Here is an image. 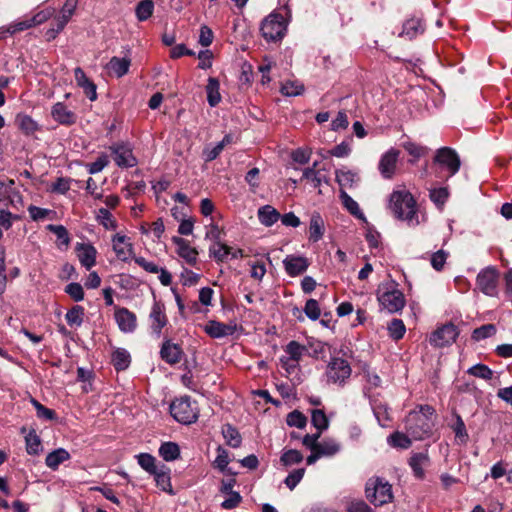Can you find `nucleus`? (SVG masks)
Listing matches in <instances>:
<instances>
[{
    "mask_svg": "<svg viewBox=\"0 0 512 512\" xmlns=\"http://www.w3.org/2000/svg\"><path fill=\"white\" fill-rule=\"evenodd\" d=\"M32 28L29 17L25 16L21 19H18L9 25L0 28V40L6 38L8 35L12 36L16 33L25 31L27 29Z\"/></svg>",
    "mask_w": 512,
    "mask_h": 512,
    "instance_id": "nucleus-25",
    "label": "nucleus"
},
{
    "mask_svg": "<svg viewBox=\"0 0 512 512\" xmlns=\"http://www.w3.org/2000/svg\"><path fill=\"white\" fill-rule=\"evenodd\" d=\"M303 90V85L297 81H287L281 87L282 94L286 96L300 95Z\"/></svg>",
    "mask_w": 512,
    "mask_h": 512,
    "instance_id": "nucleus-58",
    "label": "nucleus"
},
{
    "mask_svg": "<svg viewBox=\"0 0 512 512\" xmlns=\"http://www.w3.org/2000/svg\"><path fill=\"white\" fill-rule=\"evenodd\" d=\"M173 243L177 246V253L185 259L189 265H194L197 261L198 252L189 245V242L181 237L174 236Z\"/></svg>",
    "mask_w": 512,
    "mask_h": 512,
    "instance_id": "nucleus-20",
    "label": "nucleus"
},
{
    "mask_svg": "<svg viewBox=\"0 0 512 512\" xmlns=\"http://www.w3.org/2000/svg\"><path fill=\"white\" fill-rule=\"evenodd\" d=\"M287 29L284 17L278 13H271L261 23L260 31L267 41L281 40Z\"/></svg>",
    "mask_w": 512,
    "mask_h": 512,
    "instance_id": "nucleus-5",
    "label": "nucleus"
},
{
    "mask_svg": "<svg viewBox=\"0 0 512 512\" xmlns=\"http://www.w3.org/2000/svg\"><path fill=\"white\" fill-rule=\"evenodd\" d=\"M78 5V0H66L61 11L60 15L55 18V23L59 24L60 29H64L67 23L70 21L72 16L74 15L76 8Z\"/></svg>",
    "mask_w": 512,
    "mask_h": 512,
    "instance_id": "nucleus-29",
    "label": "nucleus"
},
{
    "mask_svg": "<svg viewBox=\"0 0 512 512\" xmlns=\"http://www.w3.org/2000/svg\"><path fill=\"white\" fill-rule=\"evenodd\" d=\"M304 313L309 319L313 321L317 320L321 315L318 301L312 298L308 299L304 307Z\"/></svg>",
    "mask_w": 512,
    "mask_h": 512,
    "instance_id": "nucleus-57",
    "label": "nucleus"
},
{
    "mask_svg": "<svg viewBox=\"0 0 512 512\" xmlns=\"http://www.w3.org/2000/svg\"><path fill=\"white\" fill-rule=\"evenodd\" d=\"M387 441L392 447L402 448V449L409 448L412 443L411 438L407 433L405 434V433H402L399 431H396L393 434H391L388 437Z\"/></svg>",
    "mask_w": 512,
    "mask_h": 512,
    "instance_id": "nucleus-43",
    "label": "nucleus"
},
{
    "mask_svg": "<svg viewBox=\"0 0 512 512\" xmlns=\"http://www.w3.org/2000/svg\"><path fill=\"white\" fill-rule=\"evenodd\" d=\"M378 301L380 305L389 313H396L403 309L405 306L404 294L391 286L386 287L385 290H380L378 293Z\"/></svg>",
    "mask_w": 512,
    "mask_h": 512,
    "instance_id": "nucleus-9",
    "label": "nucleus"
},
{
    "mask_svg": "<svg viewBox=\"0 0 512 512\" xmlns=\"http://www.w3.org/2000/svg\"><path fill=\"white\" fill-rule=\"evenodd\" d=\"M302 460L303 455L295 449L285 451L280 458L281 463L286 467L299 464Z\"/></svg>",
    "mask_w": 512,
    "mask_h": 512,
    "instance_id": "nucleus-54",
    "label": "nucleus"
},
{
    "mask_svg": "<svg viewBox=\"0 0 512 512\" xmlns=\"http://www.w3.org/2000/svg\"><path fill=\"white\" fill-rule=\"evenodd\" d=\"M183 351L178 344L165 340L160 350L162 360L170 365L177 364L181 361Z\"/></svg>",
    "mask_w": 512,
    "mask_h": 512,
    "instance_id": "nucleus-19",
    "label": "nucleus"
},
{
    "mask_svg": "<svg viewBox=\"0 0 512 512\" xmlns=\"http://www.w3.org/2000/svg\"><path fill=\"white\" fill-rule=\"evenodd\" d=\"M389 206L398 219L413 223L416 218V202L407 191H394L390 196Z\"/></svg>",
    "mask_w": 512,
    "mask_h": 512,
    "instance_id": "nucleus-2",
    "label": "nucleus"
},
{
    "mask_svg": "<svg viewBox=\"0 0 512 512\" xmlns=\"http://www.w3.org/2000/svg\"><path fill=\"white\" fill-rule=\"evenodd\" d=\"M429 464V456L427 452H418L412 454L409 459V465L414 476L422 479L424 477V468Z\"/></svg>",
    "mask_w": 512,
    "mask_h": 512,
    "instance_id": "nucleus-23",
    "label": "nucleus"
},
{
    "mask_svg": "<svg viewBox=\"0 0 512 512\" xmlns=\"http://www.w3.org/2000/svg\"><path fill=\"white\" fill-rule=\"evenodd\" d=\"M286 273L291 277L303 274L309 267L307 258L303 256L288 255L283 260Z\"/></svg>",
    "mask_w": 512,
    "mask_h": 512,
    "instance_id": "nucleus-15",
    "label": "nucleus"
},
{
    "mask_svg": "<svg viewBox=\"0 0 512 512\" xmlns=\"http://www.w3.org/2000/svg\"><path fill=\"white\" fill-rule=\"evenodd\" d=\"M424 30L425 26L422 20L420 18L412 17L404 22L400 36L413 39L419 34H422Z\"/></svg>",
    "mask_w": 512,
    "mask_h": 512,
    "instance_id": "nucleus-24",
    "label": "nucleus"
},
{
    "mask_svg": "<svg viewBox=\"0 0 512 512\" xmlns=\"http://www.w3.org/2000/svg\"><path fill=\"white\" fill-rule=\"evenodd\" d=\"M449 197L447 187H439L430 190V199L438 207H442Z\"/></svg>",
    "mask_w": 512,
    "mask_h": 512,
    "instance_id": "nucleus-51",
    "label": "nucleus"
},
{
    "mask_svg": "<svg viewBox=\"0 0 512 512\" xmlns=\"http://www.w3.org/2000/svg\"><path fill=\"white\" fill-rule=\"evenodd\" d=\"M286 421L291 427L304 428L307 418L301 412L294 410L288 414Z\"/></svg>",
    "mask_w": 512,
    "mask_h": 512,
    "instance_id": "nucleus-60",
    "label": "nucleus"
},
{
    "mask_svg": "<svg viewBox=\"0 0 512 512\" xmlns=\"http://www.w3.org/2000/svg\"><path fill=\"white\" fill-rule=\"evenodd\" d=\"M154 11V3L152 0H141L135 8V14L139 21L149 19Z\"/></svg>",
    "mask_w": 512,
    "mask_h": 512,
    "instance_id": "nucleus-40",
    "label": "nucleus"
},
{
    "mask_svg": "<svg viewBox=\"0 0 512 512\" xmlns=\"http://www.w3.org/2000/svg\"><path fill=\"white\" fill-rule=\"evenodd\" d=\"M84 314V308L80 305H75L67 311L65 319L69 326L80 327L83 323Z\"/></svg>",
    "mask_w": 512,
    "mask_h": 512,
    "instance_id": "nucleus-39",
    "label": "nucleus"
},
{
    "mask_svg": "<svg viewBox=\"0 0 512 512\" xmlns=\"http://www.w3.org/2000/svg\"><path fill=\"white\" fill-rule=\"evenodd\" d=\"M231 142V138L229 135H226L220 142L215 144L214 146L207 145L203 150V157L206 162H210L216 159L220 153L223 151L225 146Z\"/></svg>",
    "mask_w": 512,
    "mask_h": 512,
    "instance_id": "nucleus-33",
    "label": "nucleus"
},
{
    "mask_svg": "<svg viewBox=\"0 0 512 512\" xmlns=\"http://www.w3.org/2000/svg\"><path fill=\"white\" fill-rule=\"evenodd\" d=\"M55 13L54 8H45L41 11H38L33 16L29 17L30 23L32 27L38 26L44 22H46L48 19H50Z\"/></svg>",
    "mask_w": 512,
    "mask_h": 512,
    "instance_id": "nucleus-56",
    "label": "nucleus"
},
{
    "mask_svg": "<svg viewBox=\"0 0 512 512\" xmlns=\"http://www.w3.org/2000/svg\"><path fill=\"white\" fill-rule=\"evenodd\" d=\"M30 402L35 408L38 418L44 420H54L56 418V413L54 410L45 407L35 398H31Z\"/></svg>",
    "mask_w": 512,
    "mask_h": 512,
    "instance_id": "nucleus-50",
    "label": "nucleus"
},
{
    "mask_svg": "<svg viewBox=\"0 0 512 512\" xmlns=\"http://www.w3.org/2000/svg\"><path fill=\"white\" fill-rule=\"evenodd\" d=\"M317 450L322 456H333L340 450V445L333 440L318 442Z\"/></svg>",
    "mask_w": 512,
    "mask_h": 512,
    "instance_id": "nucleus-49",
    "label": "nucleus"
},
{
    "mask_svg": "<svg viewBox=\"0 0 512 512\" xmlns=\"http://www.w3.org/2000/svg\"><path fill=\"white\" fill-rule=\"evenodd\" d=\"M280 217L281 214L271 205H265L258 209V219L266 227L275 224Z\"/></svg>",
    "mask_w": 512,
    "mask_h": 512,
    "instance_id": "nucleus-30",
    "label": "nucleus"
},
{
    "mask_svg": "<svg viewBox=\"0 0 512 512\" xmlns=\"http://www.w3.org/2000/svg\"><path fill=\"white\" fill-rule=\"evenodd\" d=\"M388 331L390 337L394 340H400L403 338L406 328L402 320L393 319L388 325Z\"/></svg>",
    "mask_w": 512,
    "mask_h": 512,
    "instance_id": "nucleus-55",
    "label": "nucleus"
},
{
    "mask_svg": "<svg viewBox=\"0 0 512 512\" xmlns=\"http://www.w3.org/2000/svg\"><path fill=\"white\" fill-rule=\"evenodd\" d=\"M435 409L430 405H420L405 418L406 433L414 440H423L431 436L435 425Z\"/></svg>",
    "mask_w": 512,
    "mask_h": 512,
    "instance_id": "nucleus-1",
    "label": "nucleus"
},
{
    "mask_svg": "<svg viewBox=\"0 0 512 512\" xmlns=\"http://www.w3.org/2000/svg\"><path fill=\"white\" fill-rule=\"evenodd\" d=\"M311 153L312 151L308 147L297 148L296 150L292 151L291 158L296 163L306 164L310 160Z\"/></svg>",
    "mask_w": 512,
    "mask_h": 512,
    "instance_id": "nucleus-64",
    "label": "nucleus"
},
{
    "mask_svg": "<svg viewBox=\"0 0 512 512\" xmlns=\"http://www.w3.org/2000/svg\"><path fill=\"white\" fill-rule=\"evenodd\" d=\"M340 198L342 200V203L344 205V207L355 217H358V218H364V215L361 211V209L359 208V205L358 203L352 198L350 197L346 192L345 190L343 189H340Z\"/></svg>",
    "mask_w": 512,
    "mask_h": 512,
    "instance_id": "nucleus-42",
    "label": "nucleus"
},
{
    "mask_svg": "<svg viewBox=\"0 0 512 512\" xmlns=\"http://www.w3.org/2000/svg\"><path fill=\"white\" fill-rule=\"evenodd\" d=\"M496 326L494 324H485L476 329L472 333V338L475 341H480L496 334Z\"/></svg>",
    "mask_w": 512,
    "mask_h": 512,
    "instance_id": "nucleus-48",
    "label": "nucleus"
},
{
    "mask_svg": "<svg viewBox=\"0 0 512 512\" xmlns=\"http://www.w3.org/2000/svg\"><path fill=\"white\" fill-rule=\"evenodd\" d=\"M498 281V270L493 266H488L478 273L476 285L483 294L496 297L498 295Z\"/></svg>",
    "mask_w": 512,
    "mask_h": 512,
    "instance_id": "nucleus-6",
    "label": "nucleus"
},
{
    "mask_svg": "<svg viewBox=\"0 0 512 512\" xmlns=\"http://www.w3.org/2000/svg\"><path fill=\"white\" fill-rule=\"evenodd\" d=\"M70 458V454L63 448L50 452L45 459V464L52 470H56L60 464Z\"/></svg>",
    "mask_w": 512,
    "mask_h": 512,
    "instance_id": "nucleus-32",
    "label": "nucleus"
},
{
    "mask_svg": "<svg viewBox=\"0 0 512 512\" xmlns=\"http://www.w3.org/2000/svg\"><path fill=\"white\" fill-rule=\"evenodd\" d=\"M164 468L162 466L161 469H157L156 473H152V475H154L158 487L165 492L173 494L169 469L164 470Z\"/></svg>",
    "mask_w": 512,
    "mask_h": 512,
    "instance_id": "nucleus-38",
    "label": "nucleus"
},
{
    "mask_svg": "<svg viewBox=\"0 0 512 512\" xmlns=\"http://www.w3.org/2000/svg\"><path fill=\"white\" fill-rule=\"evenodd\" d=\"M285 352L289 355L288 360L298 363L306 352V347L297 341H290L285 347Z\"/></svg>",
    "mask_w": 512,
    "mask_h": 512,
    "instance_id": "nucleus-41",
    "label": "nucleus"
},
{
    "mask_svg": "<svg viewBox=\"0 0 512 512\" xmlns=\"http://www.w3.org/2000/svg\"><path fill=\"white\" fill-rule=\"evenodd\" d=\"M399 157V151L396 149L388 150L379 161V171L381 175L386 179H391L395 174L397 162Z\"/></svg>",
    "mask_w": 512,
    "mask_h": 512,
    "instance_id": "nucleus-13",
    "label": "nucleus"
},
{
    "mask_svg": "<svg viewBox=\"0 0 512 512\" xmlns=\"http://www.w3.org/2000/svg\"><path fill=\"white\" fill-rule=\"evenodd\" d=\"M75 250L83 267L90 270L96 264L97 250L91 244L77 243Z\"/></svg>",
    "mask_w": 512,
    "mask_h": 512,
    "instance_id": "nucleus-17",
    "label": "nucleus"
},
{
    "mask_svg": "<svg viewBox=\"0 0 512 512\" xmlns=\"http://www.w3.org/2000/svg\"><path fill=\"white\" fill-rule=\"evenodd\" d=\"M112 364L117 371L126 370L131 363V356L129 352L124 348H117L112 353L111 358Z\"/></svg>",
    "mask_w": 512,
    "mask_h": 512,
    "instance_id": "nucleus-31",
    "label": "nucleus"
},
{
    "mask_svg": "<svg viewBox=\"0 0 512 512\" xmlns=\"http://www.w3.org/2000/svg\"><path fill=\"white\" fill-rule=\"evenodd\" d=\"M229 454L226 449L222 446H218L217 448V456L213 462V466L217 468L222 473H228L230 475H235L230 469H228L229 464Z\"/></svg>",
    "mask_w": 512,
    "mask_h": 512,
    "instance_id": "nucleus-37",
    "label": "nucleus"
},
{
    "mask_svg": "<svg viewBox=\"0 0 512 512\" xmlns=\"http://www.w3.org/2000/svg\"><path fill=\"white\" fill-rule=\"evenodd\" d=\"M26 451L30 455H37L42 449L41 440L36 432L30 431L25 437Z\"/></svg>",
    "mask_w": 512,
    "mask_h": 512,
    "instance_id": "nucleus-45",
    "label": "nucleus"
},
{
    "mask_svg": "<svg viewBox=\"0 0 512 512\" xmlns=\"http://www.w3.org/2000/svg\"><path fill=\"white\" fill-rule=\"evenodd\" d=\"M454 423L450 424V428L453 430L455 434V440L458 444L465 445L469 440V435L466 429V425L462 419V417L454 412Z\"/></svg>",
    "mask_w": 512,
    "mask_h": 512,
    "instance_id": "nucleus-28",
    "label": "nucleus"
},
{
    "mask_svg": "<svg viewBox=\"0 0 512 512\" xmlns=\"http://www.w3.org/2000/svg\"><path fill=\"white\" fill-rule=\"evenodd\" d=\"M52 116L62 125H71L74 123L75 115L64 104L58 102L52 108Z\"/></svg>",
    "mask_w": 512,
    "mask_h": 512,
    "instance_id": "nucleus-27",
    "label": "nucleus"
},
{
    "mask_svg": "<svg viewBox=\"0 0 512 512\" xmlns=\"http://www.w3.org/2000/svg\"><path fill=\"white\" fill-rule=\"evenodd\" d=\"M366 498L375 506H382L393 500L392 485L382 477L374 476L367 480Z\"/></svg>",
    "mask_w": 512,
    "mask_h": 512,
    "instance_id": "nucleus-3",
    "label": "nucleus"
},
{
    "mask_svg": "<svg viewBox=\"0 0 512 512\" xmlns=\"http://www.w3.org/2000/svg\"><path fill=\"white\" fill-rule=\"evenodd\" d=\"M467 373L484 380H491L494 375V372L487 365L480 363L470 367Z\"/></svg>",
    "mask_w": 512,
    "mask_h": 512,
    "instance_id": "nucleus-46",
    "label": "nucleus"
},
{
    "mask_svg": "<svg viewBox=\"0 0 512 512\" xmlns=\"http://www.w3.org/2000/svg\"><path fill=\"white\" fill-rule=\"evenodd\" d=\"M304 474V468L295 469L285 478L284 483L290 490H293L302 480Z\"/></svg>",
    "mask_w": 512,
    "mask_h": 512,
    "instance_id": "nucleus-61",
    "label": "nucleus"
},
{
    "mask_svg": "<svg viewBox=\"0 0 512 512\" xmlns=\"http://www.w3.org/2000/svg\"><path fill=\"white\" fill-rule=\"evenodd\" d=\"M236 327L224 324L215 320H210L204 327V331L212 338H223L230 336L235 332Z\"/></svg>",
    "mask_w": 512,
    "mask_h": 512,
    "instance_id": "nucleus-21",
    "label": "nucleus"
},
{
    "mask_svg": "<svg viewBox=\"0 0 512 512\" xmlns=\"http://www.w3.org/2000/svg\"><path fill=\"white\" fill-rule=\"evenodd\" d=\"M170 414L181 424H191L198 419V408L189 396H183L171 402Z\"/></svg>",
    "mask_w": 512,
    "mask_h": 512,
    "instance_id": "nucleus-4",
    "label": "nucleus"
},
{
    "mask_svg": "<svg viewBox=\"0 0 512 512\" xmlns=\"http://www.w3.org/2000/svg\"><path fill=\"white\" fill-rule=\"evenodd\" d=\"M75 81L79 87L83 89L85 95L91 100L94 101L97 98L96 93V85L86 76L83 69L80 67L75 68L74 70Z\"/></svg>",
    "mask_w": 512,
    "mask_h": 512,
    "instance_id": "nucleus-22",
    "label": "nucleus"
},
{
    "mask_svg": "<svg viewBox=\"0 0 512 512\" xmlns=\"http://www.w3.org/2000/svg\"><path fill=\"white\" fill-rule=\"evenodd\" d=\"M113 159L119 167H133L136 159L133 157L132 149L128 143H115L110 146Z\"/></svg>",
    "mask_w": 512,
    "mask_h": 512,
    "instance_id": "nucleus-12",
    "label": "nucleus"
},
{
    "mask_svg": "<svg viewBox=\"0 0 512 512\" xmlns=\"http://www.w3.org/2000/svg\"><path fill=\"white\" fill-rule=\"evenodd\" d=\"M109 164V157L106 154H101L94 162L87 164V169L90 174H97L101 172Z\"/></svg>",
    "mask_w": 512,
    "mask_h": 512,
    "instance_id": "nucleus-62",
    "label": "nucleus"
},
{
    "mask_svg": "<svg viewBox=\"0 0 512 512\" xmlns=\"http://www.w3.org/2000/svg\"><path fill=\"white\" fill-rule=\"evenodd\" d=\"M219 88V81L214 77H210L206 85V93L207 101L211 107H215L221 101Z\"/></svg>",
    "mask_w": 512,
    "mask_h": 512,
    "instance_id": "nucleus-34",
    "label": "nucleus"
},
{
    "mask_svg": "<svg viewBox=\"0 0 512 512\" xmlns=\"http://www.w3.org/2000/svg\"><path fill=\"white\" fill-rule=\"evenodd\" d=\"M434 163L448 171V177L454 176L460 169L461 160L457 152L450 147L437 149L434 156Z\"/></svg>",
    "mask_w": 512,
    "mask_h": 512,
    "instance_id": "nucleus-8",
    "label": "nucleus"
},
{
    "mask_svg": "<svg viewBox=\"0 0 512 512\" xmlns=\"http://www.w3.org/2000/svg\"><path fill=\"white\" fill-rule=\"evenodd\" d=\"M209 253L212 255L217 261L223 262L228 255L231 253V248L226 244L221 242L213 243L209 248Z\"/></svg>",
    "mask_w": 512,
    "mask_h": 512,
    "instance_id": "nucleus-44",
    "label": "nucleus"
},
{
    "mask_svg": "<svg viewBox=\"0 0 512 512\" xmlns=\"http://www.w3.org/2000/svg\"><path fill=\"white\" fill-rule=\"evenodd\" d=\"M458 334L457 326L452 323L445 324L431 334L430 344L434 347H445L452 344L456 340Z\"/></svg>",
    "mask_w": 512,
    "mask_h": 512,
    "instance_id": "nucleus-10",
    "label": "nucleus"
},
{
    "mask_svg": "<svg viewBox=\"0 0 512 512\" xmlns=\"http://www.w3.org/2000/svg\"><path fill=\"white\" fill-rule=\"evenodd\" d=\"M311 421L314 427L318 430V433L321 434L322 431L328 428L329 422L326 417V414L323 410L316 409L312 411Z\"/></svg>",
    "mask_w": 512,
    "mask_h": 512,
    "instance_id": "nucleus-47",
    "label": "nucleus"
},
{
    "mask_svg": "<svg viewBox=\"0 0 512 512\" xmlns=\"http://www.w3.org/2000/svg\"><path fill=\"white\" fill-rule=\"evenodd\" d=\"M351 367L347 360L339 357L331 358L327 365V381L334 384L343 385L351 376Z\"/></svg>",
    "mask_w": 512,
    "mask_h": 512,
    "instance_id": "nucleus-7",
    "label": "nucleus"
},
{
    "mask_svg": "<svg viewBox=\"0 0 512 512\" xmlns=\"http://www.w3.org/2000/svg\"><path fill=\"white\" fill-rule=\"evenodd\" d=\"M324 235V220L318 212H314L310 218L309 239L318 242Z\"/></svg>",
    "mask_w": 512,
    "mask_h": 512,
    "instance_id": "nucleus-26",
    "label": "nucleus"
},
{
    "mask_svg": "<svg viewBox=\"0 0 512 512\" xmlns=\"http://www.w3.org/2000/svg\"><path fill=\"white\" fill-rule=\"evenodd\" d=\"M138 464L142 469H144L146 472L152 474L156 473V470L158 469L155 465V457H153L151 454L148 453H140L137 455Z\"/></svg>",
    "mask_w": 512,
    "mask_h": 512,
    "instance_id": "nucleus-52",
    "label": "nucleus"
},
{
    "mask_svg": "<svg viewBox=\"0 0 512 512\" xmlns=\"http://www.w3.org/2000/svg\"><path fill=\"white\" fill-rule=\"evenodd\" d=\"M149 322L152 334L159 338L162 334V329L168 323L165 305L162 302L154 301L149 313Z\"/></svg>",
    "mask_w": 512,
    "mask_h": 512,
    "instance_id": "nucleus-11",
    "label": "nucleus"
},
{
    "mask_svg": "<svg viewBox=\"0 0 512 512\" xmlns=\"http://www.w3.org/2000/svg\"><path fill=\"white\" fill-rule=\"evenodd\" d=\"M158 452L165 461H174L180 457V448L175 442L162 443Z\"/></svg>",
    "mask_w": 512,
    "mask_h": 512,
    "instance_id": "nucleus-35",
    "label": "nucleus"
},
{
    "mask_svg": "<svg viewBox=\"0 0 512 512\" xmlns=\"http://www.w3.org/2000/svg\"><path fill=\"white\" fill-rule=\"evenodd\" d=\"M131 57L126 55L122 58L114 56L106 64V70L109 75L121 78L129 72L131 66Z\"/></svg>",
    "mask_w": 512,
    "mask_h": 512,
    "instance_id": "nucleus-16",
    "label": "nucleus"
},
{
    "mask_svg": "<svg viewBox=\"0 0 512 512\" xmlns=\"http://www.w3.org/2000/svg\"><path fill=\"white\" fill-rule=\"evenodd\" d=\"M222 435L226 440L227 445L232 448L240 447L242 438L238 430L231 424H225L222 428Z\"/></svg>",
    "mask_w": 512,
    "mask_h": 512,
    "instance_id": "nucleus-36",
    "label": "nucleus"
},
{
    "mask_svg": "<svg viewBox=\"0 0 512 512\" xmlns=\"http://www.w3.org/2000/svg\"><path fill=\"white\" fill-rule=\"evenodd\" d=\"M355 174L350 170H337L336 171V181L344 190V188L352 187L354 183Z\"/></svg>",
    "mask_w": 512,
    "mask_h": 512,
    "instance_id": "nucleus-53",
    "label": "nucleus"
},
{
    "mask_svg": "<svg viewBox=\"0 0 512 512\" xmlns=\"http://www.w3.org/2000/svg\"><path fill=\"white\" fill-rule=\"evenodd\" d=\"M65 292L76 302L84 299V290L81 284L72 282L65 287Z\"/></svg>",
    "mask_w": 512,
    "mask_h": 512,
    "instance_id": "nucleus-63",
    "label": "nucleus"
},
{
    "mask_svg": "<svg viewBox=\"0 0 512 512\" xmlns=\"http://www.w3.org/2000/svg\"><path fill=\"white\" fill-rule=\"evenodd\" d=\"M129 240L130 239L127 236L119 233L112 238L113 250L116 253L117 258L124 262L128 261L133 253V246Z\"/></svg>",
    "mask_w": 512,
    "mask_h": 512,
    "instance_id": "nucleus-18",
    "label": "nucleus"
},
{
    "mask_svg": "<svg viewBox=\"0 0 512 512\" xmlns=\"http://www.w3.org/2000/svg\"><path fill=\"white\" fill-rule=\"evenodd\" d=\"M115 320L119 329L124 333H132L136 330V315L127 308H117L115 311Z\"/></svg>",
    "mask_w": 512,
    "mask_h": 512,
    "instance_id": "nucleus-14",
    "label": "nucleus"
},
{
    "mask_svg": "<svg viewBox=\"0 0 512 512\" xmlns=\"http://www.w3.org/2000/svg\"><path fill=\"white\" fill-rule=\"evenodd\" d=\"M98 218L100 220V223L106 228V229H116L117 224L115 219L113 218L112 214L107 208H100L98 211Z\"/></svg>",
    "mask_w": 512,
    "mask_h": 512,
    "instance_id": "nucleus-59",
    "label": "nucleus"
}]
</instances>
